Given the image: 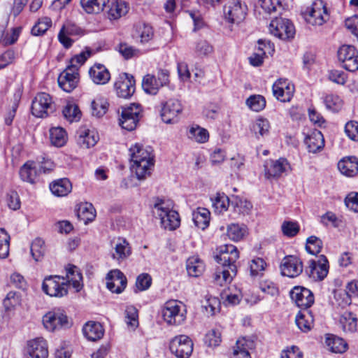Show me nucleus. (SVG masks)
<instances>
[{"label": "nucleus", "instance_id": "3", "mask_svg": "<svg viewBox=\"0 0 358 358\" xmlns=\"http://www.w3.org/2000/svg\"><path fill=\"white\" fill-rule=\"evenodd\" d=\"M173 202L170 200L157 199L154 204L156 213L161 220L162 227L170 231L178 227L180 222L178 213L173 210Z\"/></svg>", "mask_w": 358, "mask_h": 358}, {"label": "nucleus", "instance_id": "48", "mask_svg": "<svg viewBox=\"0 0 358 358\" xmlns=\"http://www.w3.org/2000/svg\"><path fill=\"white\" fill-rule=\"evenodd\" d=\"M62 113L66 120L70 122H78L81 117V111L78 106L71 102L67 103L62 110Z\"/></svg>", "mask_w": 358, "mask_h": 358}, {"label": "nucleus", "instance_id": "57", "mask_svg": "<svg viewBox=\"0 0 358 358\" xmlns=\"http://www.w3.org/2000/svg\"><path fill=\"white\" fill-rule=\"evenodd\" d=\"M108 103L103 99H97L92 101L91 103L92 114L96 117H101L106 114L108 110Z\"/></svg>", "mask_w": 358, "mask_h": 358}, {"label": "nucleus", "instance_id": "28", "mask_svg": "<svg viewBox=\"0 0 358 358\" xmlns=\"http://www.w3.org/2000/svg\"><path fill=\"white\" fill-rule=\"evenodd\" d=\"M340 172L347 177H354L358 173V158L354 156L346 157L338 163Z\"/></svg>", "mask_w": 358, "mask_h": 358}, {"label": "nucleus", "instance_id": "64", "mask_svg": "<svg viewBox=\"0 0 358 358\" xmlns=\"http://www.w3.org/2000/svg\"><path fill=\"white\" fill-rule=\"evenodd\" d=\"M241 296L239 292L232 293L230 290L224 291L221 294V299L225 306H234L239 303Z\"/></svg>", "mask_w": 358, "mask_h": 358}, {"label": "nucleus", "instance_id": "12", "mask_svg": "<svg viewBox=\"0 0 358 358\" xmlns=\"http://www.w3.org/2000/svg\"><path fill=\"white\" fill-rule=\"evenodd\" d=\"M182 111L180 101L176 99H170L161 103L160 116L166 124H174L178 122V115Z\"/></svg>", "mask_w": 358, "mask_h": 358}, {"label": "nucleus", "instance_id": "38", "mask_svg": "<svg viewBox=\"0 0 358 358\" xmlns=\"http://www.w3.org/2000/svg\"><path fill=\"white\" fill-rule=\"evenodd\" d=\"M186 268L189 275L198 277L204 271L205 264L199 257L192 256L187 260Z\"/></svg>", "mask_w": 358, "mask_h": 358}, {"label": "nucleus", "instance_id": "51", "mask_svg": "<svg viewBox=\"0 0 358 358\" xmlns=\"http://www.w3.org/2000/svg\"><path fill=\"white\" fill-rule=\"evenodd\" d=\"M211 201L215 210L218 213L226 211L229 205V199L224 193H217L213 198H211Z\"/></svg>", "mask_w": 358, "mask_h": 358}, {"label": "nucleus", "instance_id": "56", "mask_svg": "<svg viewBox=\"0 0 358 358\" xmlns=\"http://www.w3.org/2000/svg\"><path fill=\"white\" fill-rule=\"evenodd\" d=\"M10 235L3 228H0V259H5L9 254Z\"/></svg>", "mask_w": 358, "mask_h": 358}, {"label": "nucleus", "instance_id": "2", "mask_svg": "<svg viewBox=\"0 0 358 358\" xmlns=\"http://www.w3.org/2000/svg\"><path fill=\"white\" fill-rule=\"evenodd\" d=\"M152 151L150 147L144 148L139 143H136L129 148L132 162L131 169L139 180L150 175V169L154 166V156Z\"/></svg>", "mask_w": 358, "mask_h": 358}, {"label": "nucleus", "instance_id": "1", "mask_svg": "<svg viewBox=\"0 0 358 358\" xmlns=\"http://www.w3.org/2000/svg\"><path fill=\"white\" fill-rule=\"evenodd\" d=\"M66 278L59 275L45 277L42 284V290L52 297H63L68 294V287L71 284L78 292L83 287V276L78 268L74 265H69L66 268Z\"/></svg>", "mask_w": 358, "mask_h": 358}, {"label": "nucleus", "instance_id": "26", "mask_svg": "<svg viewBox=\"0 0 358 358\" xmlns=\"http://www.w3.org/2000/svg\"><path fill=\"white\" fill-rule=\"evenodd\" d=\"M38 169L36 162L28 161L21 166L19 172L20 177L24 182L34 184L40 175Z\"/></svg>", "mask_w": 358, "mask_h": 358}, {"label": "nucleus", "instance_id": "25", "mask_svg": "<svg viewBox=\"0 0 358 358\" xmlns=\"http://www.w3.org/2000/svg\"><path fill=\"white\" fill-rule=\"evenodd\" d=\"M304 143L308 151L314 154L321 152L324 147L323 134L317 129L312 131L306 136Z\"/></svg>", "mask_w": 358, "mask_h": 358}, {"label": "nucleus", "instance_id": "39", "mask_svg": "<svg viewBox=\"0 0 358 358\" xmlns=\"http://www.w3.org/2000/svg\"><path fill=\"white\" fill-rule=\"evenodd\" d=\"M329 350L334 353H343L348 348L347 343L341 338L334 335H328L325 341Z\"/></svg>", "mask_w": 358, "mask_h": 358}, {"label": "nucleus", "instance_id": "9", "mask_svg": "<svg viewBox=\"0 0 358 358\" xmlns=\"http://www.w3.org/2000/svg\"><path fill=\"white\" fill-rule=\"evenodd\" d=\"M55 109L52 97L45 92L37 94L31 103V113L37 117H45L53 113Z\"/></svg>", "mask_w": 358, "mask_h": 358}, {"label": "nucleus", "instance_id": "27", "mask_svg": "<svg viewBox=\"0 0 358 358\" xmlns=\"http://www.w3.org/2000/svg\"><path fill=\"white\" fill-rule=\"evenodd\" d=\"M89 75L93 83L96 85H105L110 79L109 71L101 64H94L89 70Z\"/></svg>", "mask_w": 358, "mask_h": 358}, {"label": "nucleus", "instance_id": "55", "mask_svg": "<svg viewBox=\"0 0 358 358\" xmlns=\"http://www.w3.org/2000/svg\"><path fill=\"white\" fill-rule=\"evenodd\" d=\"M45 252V242L43 239L37 238L31 245V253L35 261H39Z\"/></svg>", "mask_w": 358, "mask_h": 358}, {"label": "nucleus", "instance_id": "59", "mask_svg": "<svg viewBox=\"0 0 358 358\" xmlns=\"http://www.w3.org/2000/svg\"><path fill=\"white\" fill-rule=\"evenodd\" d=\"M20 296L15 292H9L4 299L3 304L6 311L14 309L16 306L20 305Z\"/></svg>", "mask_w": 358, "mask_h": 358}, {"label": "nucleus", "instance_id": "17", "mask_svg": "<svg viewBox=\"0 0 358 358\" xmlns=\"http://www.w3.org/2000/svg\"><path fill=\"white\" fill-rule=\"evenodd\" d=\"M280 268L282 275L293 278L303 272V264L297 256L287 255L282 259Z\"/></svg>", "mask_w": 358, "mask_h": 358}, {"label": "nucleus", "instance_id": "41", "mask_svg": "<svg viewBox=\"0 0 358 358\" xmlns=\"http://www.w3.org/2000/svg\"><path fill=\"white\" fill-rule=\"evenodd\" d=\"M187 136L199 143H204L209 139V133L207 129L195 124L189 127Z\"/></svg>", "mask_w": 358, "mask_h": 358}, {"label": "nucleus", "instance_id": "33", "mask_svg": "<svg viewBox=\"0 0 358 358\" xmlns=\"http://www.w3.org/2000/svg\"><path fill=\"white\" fill-rule=\"evenodd\" d=\"M210 220V213L205 208H197L192 213V220L196 227L199 229H205L209 225Z\"/></svg>", "mask_w": 358, "mask_h": 358}, {"label": "nucleus", "instance_id": "63", "mask_svg": "<svg viewBox=\"0 0 358 358\" xmlns=\"http://www.w3.org/2000/svg\"><path fill=\"white\" fill-rule=\"evenodd\" d=\"M125 322L129 327L136 328L138 325V311L134 306H128L125 310Z\"/></svg>", "mask_w": 358, "mask_h": 358}, {"label": "nucleus", "instance_id": "52", "mask_svg": "<svg viewBox=\"0 0 358 358\" xmlns=\"http://www.w3.org/2000/svg\"><path fill=\"white\" fill-rule=\"evenodd\" d=\"M247 106L253 111L259 112L266 107L265 98L259 94L250 96L245 101Z\"/></svg>", "mask_w": 358, "mask_h": 358}, {"label": "nucleus", "instance_id": "16", "mask_svg": "<svg viewBox=\"0 0 358 358\" xmlns=\"http://www.w3.org/2000/svg\"><path fill=\"white\" fill-rule=\"evenodd\" d=\"M247 14V6L239 0H233L224 6V15L225 19L231 24H239Z\"/></svg>", "mask_w": 358, "mask_h": 358}, {"label": "nucleus", "instance_id": "35", "mask_svg": "<svg viewBox=\"0 0 358 358\" xmlns=\"http://www.w3.org/2000/svg\"><path fill=\"white\" fill-rule=\"evenodd\" d=\"M50 189L54 195L64 196L71 192L72 185L69 179L62 178L52 182Z\"/></svg>", "mask_w": 358, "mask_h": 358}, {"label": "nucleus", "instance_id": "44", "mask_svg": "<svg viewBox=\"0 0 358 358\" xmlns=\"http://www.w3.org/2000/svg\"><path fill=\"white\" fill-rule=\"evenodd\" d=\"M109 0H81L80 3L85 11L89 14L99 13L103 10Z\"/></svg>", "mask_w": 358, "mask_h": 358}, {"label": "nucleus", "instance_id": "7", "mask_svg": "<svg viewBox=\"0 0 358 358\" xmlns=\"http://www.w3.org/2000/svg\"><path fill=\"white\" fill-rule=\"evenodd\" d=\"M239 257L236 247L231 244H225L219 248V254L215 256L216 262L223 268L236 272V262Z\"/></svg>", "mask_w": 358, "mask_h": 358}, {"label": "nucleus", "instance_id": "11", "mask_svg": "<svg viewBox=\"0 0 358 358\" xmlns=\"http://www.w3.org/2000/svg\"><path fill=\"white\" fill-rule=\"evenodd\" d=\"M193 342L186 335L175 336L170 342L169 349L178 358H189L193 351Z\"/></svg>", "mask_w": 358, "mask_h": 358}, {"label": "nucleus", "instance_id": "10", "mask_svg": "<svg viewBox=\"0 0 358 358\" xmlns=\"http://www.w3.org/2000/svg\"><path fill=\"white\" fill-rule=\"evenodd\" d=\"M269 31L271 34L282 40L292 38L295 34V28L292 22L282 17L272 20L269 24Z\"/></svg>", "mask_w": 358, "mask_h": 358}, {"label": "nucleus", "instance_id": "49", "mask_svg": "<svg viewBox=\"0 0 358 358\" xmlns=\"http://www.w3.org/2000/svg\"><path fill=\"white\" fill-rule=\"evenodd\" d=\"M92 54L93 51L90 48H86L85 50L73 57L67 66L72 69L75 68L76 69V71H78L79 67L84 64L87 59L90 57Z\"/></svg>", "mask_w": 358, "mask_h": 358}, {"label": "nucleus", "instance_id": "24", "mask_svg": "<svg viewBox=\"0 0 358 358\" xmlns=\"http://www.w3.org/2000/svg\"><path fill=\"white\" fill-rule=\"evenodd\" d=\"M82 34L83 31L79 27L71 22H66L60 29L58 39L64 48H69L73 43V40L70 36H80Z\"/></svg>", "mask_w": 358, "mask_h": 358}, {"label": "nucleus", "instance_id": "23", "mask_svg": "<svg viewBox=\"0 0 358 358\" xmlns=\"http://www.w3.org/2000/svg\"><path fill=\"white\" fill-rule=\"evenodd\" d=\"M29 358H47L48 356L46 341L41 337L30 340L27 344Z\"/></svg>", "mask_w": 358, "mask_h": 358}, {"label": "nucleus", "instance_id": "30", "mask_svg": "<svg viewBox=\"0 0 358 358\" xmlns=\"http://www.w3.org/2000/svg\"><path fill=\"white\" fill-rule=\"evenodd\" d=\"M114 243V252L112 254L114 259L121 262L131 255V248L126 239L119 238Z\"/></svg>", "mask_w": 358, "mask_h": 358}, {"label": "nucleus", "instance_id": "6", "mask_svg": "<svg viewBox=\"0 0 358 358\" xmlns=\"http://www.w3.org/2000/svg\"><path fill=\"white\" fill-rule=\"evenodd\" d=\"M306 22L313 26H322L329 20V14L326 4L322 0L313 2L311 7L304 13Z\"/></svg>", "mask_w": 358, "mask_h": 358}, {"label": "nucleus", "instance_id": "5", "mask_svg": "<svg viewBox=\"0 0 358 358\" xmlns=\"http://www.w3.org/2000/svg\"><path fill=\"white\" fill-rule=\"evenodd\" d=\"M43 327L49 331H55L71 326L65 312L59 308H54L45 313L42 319Z\"/></svg>", "mask_w": 358, "mask_h": 358}, {"label": "nucleus", "instance_id": "22", "mask_svg": "<svg viewBox=\"0 0 358 358\" xmlns=\"http://www.w3.org/2000/svg\"><path fill=\"white\" fill-rule=\"evenodd\" d=\"M78 82V73L76 69L67 66L58 77L59 87L66 92H71L74 90Z\"/></svg>", "mask_w": 358, "mask_h": 358}, {"label": "nucleus", "instance_id": "29", "mask_svg": "<svg viewBox=\"0 0 358 358\" xmlns=\"http://www.w3.org/2000/svg\"><path fill=\"white\" fill-rule=\"evenodd\" d=\"M254 348V342L245 337L236 341V345L233 348L231 358H251L249 350Z\"/></svg>", "mask_w": 358, "mask_h": 358}, {"label": "nucleus", "instance_id": "21", "mask_svg": "<svg viewBox=\"0 0 358 358\" xmlns=\"http://www.w3.org/2000/svg\"><path fill=\"white\" fill-rule=\"evenodd\" d=\"M106 287L113 293L120 294L126 288L127 280L124 273L119 269L110 271L106 275Z\"/></svg>", "mask_w": 358, "mask_h": 358}, {"label": "nucleus", "instance_id": "37", "mask_svg": "<svg viewBox=\"0 0 358 358\" xmlns=\"http://www.w3.org/2000/svg\"><path fill=\"white\" fill-rule=\"evenodd\" d=\"M129 6L127 3L122 0H116L109 6L108 11V18L110 20H117L127 13Z\"/></svg>", "mask_w": 358, "mask_h": 358}, {"label": "nucleus", "instance_id": "19", "mask_svg": "<svg viewBox=\"0 0 358 358\" xmlns=\"http://www.w3.org/2000/svg\"><path fill=\"white\" fill-rule=\"evenodd\" d=\"M292 300L297 306L308 310L315 301L313 292L308 288L296 286L289 292Z\"/></svg>", "mask_w": 358, "mask_h": 358}, {"label": "nucleus", "instance_id": "15", "mask_svg": "<svg viewBox=\"0 0 358 358\" xmlns=\"http://www.w3.org/2000/svg\"><path fill=\"white\" fill-rule=\"evenodd\" d=\"M329 268V262L327 257L322 255L317 261L311 259L308 262L306 272L315 281H322L327 277Z\"/></svg>", "mask_w": 358, "mask_h": 358}, {"label": "nucleus", "instance_id": "34", "mask_svg": "<svg viewBox=\"0 0 358 358\" xmlns=\"http://www.w3.org/2000/svg\"><path fill=\"white\" fill-rule=\"evenodd\" d=\"M295 321L299 329L303 332L310 331L313 327V316L308 310L299 312L296 316Z\"/></svg>", "mask_w": 358, "mask_h": 358}, {"label": "nucleus", "instance_id": "50", "mask_svg": "<svg viewBox=\"0 0 358 358\" xmlns=\"http://www.w3.org/2000/svg\"><path fill=\"white\" fill-rule=\"evenodd\" d=\"M246 233V227L244 225L231 224L227 227V234L228 237L234 241L241 240L245 236Z\"/></svg>", "mask_w": 358, "mask_h": 358}, {"label": "nucleus", "instance_id": "31", "mask_svg": "<svg viewBox=\"0 0 358 358\" xmlns=\"http://www.w3.org/2000/svg\"><path fill=\"white\" fill-rule=\"evenodd\" d=\"M83 333L87 340L96 341L103 337L104 329L99 322H88L84 325Z\"/></svg>", "mask_w": 358, "mask_h": 358}, {"label": "nucleus", "instance_id": "46", "mask_svg": "<svg viewBox=\"0 0 358 358\" xmlns=\"http://www.w3.org/2000/svg\"><path fill=\"white\" fill-rule=\"evenodd\" d=\"M142 87L145 93L155 95L162 86L159 85V82L155 76L148 74L143 77Z\"/></svg>", "mask_w": 358, "mask_h": 358}, {"label": "nucleus", "instance_id": "61", "mask_svg": "<svg viewBox=\"0 0 358 358\" xmlns=\"http://www.w3.org/2000/svg\"><path fill=\"white\" fill-rule=\"evenodd\" d=\"M117 50L125 59H129L134 57H138L140 55V50L138 49L125 43H120L118 45Z\"/></svg>", "mask_w": 358, "mask_h": 358}, {"label": "nucleus", "instance_id": "45", "mask_svg": "<svg viewBox=\"0 0 358 358\" xmlns=\"http://www.w3.org/2000/svg\"><path fill=\"white\" fill-rule=\"evenodd\" d=\"M284 0H259L258 4L263 10L269 15L273 13H281L284 10L282 4Z\"/></svg>", "mask_w": 358, "mask_h": 358}, {"label": "nucleus", "instance_id": "14", "mask_svg": "<svg viewBox=\"0 0 358 358\" xmlns=\"http://www.w3.org/2000/svg\"><path fill=\"white\" fill-rule=\"evenodd\" d=\"M338 57L346 70L351 72L358 70V51L353 45H342L338 50Z\"/></svg>", "mask_w": 358, "mask_h": 358}, {"label": "nucleus", "instance_id": "32", "mask_svg": "<svg viewBox=\"0 0 358 358\" xmlns=\"http://www.w3.org/2000/svg\"><path fill=\"white\" fill-rule=\"evenodd\" d=\"M77 143L82 148H90L97 143L99 136L94 131L89 129H80L78 132Z\"/></svg>", "mask_w": 358, "mask_h": 358}, {"label": "nucleus", "instance_id": "53", "mask_svg": "<svg viewBox=\"0 0 358 358\" xmlns=\"http://www.w3.org/2000/svg\"><path fill=\"white\" fill-rule=\"evenodd\" d=\"M52 26V20L48 17L40 18L31 29L34 36H42Z\"/></svg>", "mask_w": 358, "mask_h": 358}, {"label": "nucleus", "instance_id": "62", "mask_svg": "<svg viewBox=\"0 0 358 358\" xmlns=\"http://www.w3.org/2000/svg\"><path fill=\"white\" fill-rule=\"evenodd\" d=\"M152 277L146 273L138 275L136 280V288L138 291L142 292L148 289L152 285Z\"/></svg>", "mask_w": 358, "mask_h": 358}, {"label": "nucleus", "instance_id": "47", "mask_svg": "<svg viewBox=\"0 0 358 358\" xmlns=\"http://www.w3.org/2000/svg\"><path fill=\"white\" fill-rule=\"evenodd\" d=\"M270 123L264 117L257 119L252 124L251 130L257 138L267 135L269 132Z\"/></svg>", "mask_w": 358, "mask_h": 358}, {"label": "nucleus", "instance_id": "18", "mask_svg": "<svg viewBox=\"0 0 358 358\" xmlns=\"http://www.w3.org/2000/svg\"><path fill=\"white\" fill-rule=\"evenodd\" d=\"M264 167V176L268 180L278 178L290 169L289 163L285 158H280L277 160H267Z\"/></svg>", "mask_w": 358, "mask_h": 358}, {"label": "nucleus", "instance_id": "42", "mask_svg": "<svg viewBox=\"0 0 358 358\" xmlns=\"http://www.w3.org/2000/svg\"><path fill=\"white\" fill-rule=\"evenodd\" d=\"M236 274V272L232 273L231 270L223 267H218L213 275V280L216 285L223 286L225 284L229 283Z\"/></svg>", "mask_w": 358, "mask_h": 358}, {"label": "nucleus", "instance_id": "20", "mask_svg": "<svg viewBox=\"0 0 358 358\" xmlns=\"http://www.w3.org/2000/svg\"><path fill=\"white\" fill-rule=\"evenodd\" d=\"M273 96L281 102H289L294 93V86L287 79L280 78L272 87Z\"/></svg>", "mask_w": 358, "mask_h": 358}, {"label": "nucleus", "instance_id": "4", "mask_svg": "<svg viewBox=\"0 0 358 358\" xmlns=\"http://www.w3.org/2000/svg\"><path fill=\"white\" fill-rule=\"evenodd\" d=\"M162 311L164 321L169 324L179 325L185 320V306L178 300L167 301Z\"/></svg>", "mask_w": 358, "mask_h": 358}, {"label": "nucleus", "instance_id": "8", "mask_svg": "<svg viewBox=\"0 0 358 358\" xmlns=\"http://www.w3.org/2000/svg\"><path fill=\"white\" fill-rule=\"evenodd\" d=\"M141 113V106L138 103L122 106L119 119L120 125L127 131L135 129L139 121Z\"/></svg>", "mask_w": 358, "mask_h": 358}, {"label": "nucleus", "instance_id": "43", "mask_svg": "<svg viewBox=\"0 0 358 358\" xmlns=\"http://www.w3.org/2000/svg\"><path fill=\"white\" fill-rule=\"evenodd\" d=\"M50 139L51 143L56 147H62L67 141V134L66 131L60 127H52L50 129Z\"/></svg>", "mask_w": 358, "mask_h": 358}, {"label": "nucleus", "instance_id": "36", "mask_svg": "<svg viewBox=\"0 0 358 358\" xmlns=\"http://www.w3.org/2000/svg\"><path fill=\"white\" fill-rule=\"evenodd\" d=\"M78 217L87 224L92 222L96 217V210L90 203H82L77 209Z\"/></svg>", "mask_w": 358, "mask_h": 358}, {"label": "nucleus", "instance_id": "60", "mask_svg": "<svg viewBox=\"0 0 358 358\" xmlns=\"http://www.w3.org/2000/svg\"><path fill=\"white\" fill-rule=\"evenodd\" d=\"M203 341L204 343L208 347H217L222 341L221 333L218 330L212 329L206 333Z\"/></svg>", "mask_w": 358, "mask_h": 358}, {"label": "nucleus", "instance_id": "58", "mask_svg": "<svg viewBox=\"0 0 358 358\" xmlns=\"http://www.w3.org/2000/svg\"><path fill=\"white\" fill-rule=\"evenodd\" d=\"M322 246V241L317 236H311L306 240V249L311 255H315L320 253Z\"/></svg>", "mask_w": 358, "mask_h": 358}, {"label": "nucleus", "instance_id": "54", "mask_svg": "<svg viewBox=\"0 0 358 358\" xmlns=\"http://www.w3.org/2000/svg\"><path fill=\"white\" fill-rule=\"evenodd\" d=\"M326 108L334 112L340 110L343 106L342 99L336 94H327L324 97L323 100Z\"/></svg>", "mask_w": 358, "mask_h": 358}, {"label": "nucleus", "instance_id": "13", "mask_svg": "<svg viewBox=\"0 0 358 358\" xmlns=\"http://www.w3.org/2000/svg\"><path fill=\"white\" fill-rule=\"evenodd\" d=\"M114 90L118 97L129 99L135 92L134 76L127 73L119 74L114 83Z\"/></svg>", "mask_w": 358, "mask_h": 358}, {"label": "nucleus", "instance_id": "40", "mask_svg": "<svg viewBox=\"0 0 358 358\" xmlns=\"http://www.w3.org/2000/svg\"><path fill=\"white\" fill-rule=\"evenodd\" d=\"M339 322L345 332L354 333L357 331V319L351 312H345L342 314Z\"/></svg>", "mask_w": 358, "mask_h": 358}]
</instances>
